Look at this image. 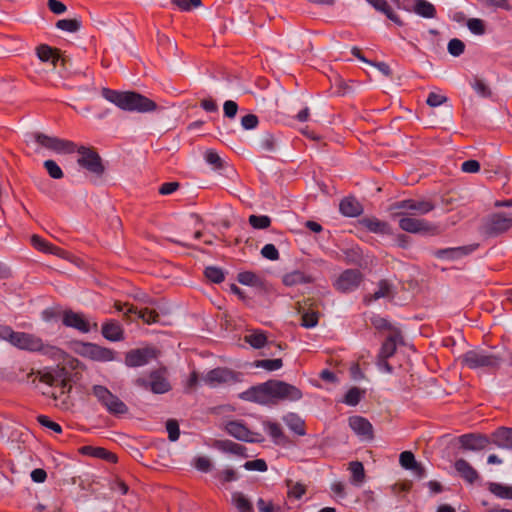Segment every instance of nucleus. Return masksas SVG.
<instances>
[{
	"mask_svg": "<svg viewBox=\"0 0 512 512\" xmlns=\"http://www.w3.org/2000/svg\"><path fill=\"white\" fill-rule=\"evenodd\" d=\"M103 98L124 111L148 113L157 109V104L148 97L134 91H117L103 88Z\"/></svg>",
	"mask_w": 512,
	"mask_h": 512,
	"instance_id": "nucleus-1",
	"label": "nucleus"
},
{
	"mask_svg": "<svg viewBox=\"0 0 512 512\" xmlns=\"http://www.w3.org/2000/svg\"><path fill=\"white\" fill-rule=\"evenodd\" d=\"M13 346L19 350L39 353L53 360L61 359L64 354V351L61 348L45 342L41 337L28 332L18 331Z\"/></svg>",
	"mask_w": 512,
	"mask_h": 512,
	"instance_id": "nucleus-2",
	"label": "nucleus"
},
{
	"mask_svg": "<svg viewBox=\"0 0 512 512\" xmlns=\"http://www.w3.org/2000/svg\"><path fill=\"white\" fill-rule=\"evenodd\" d=\"M501 357L486 350H469L460 357L461 364L469 369L495 371L501 365Z\"/></svg>",
	"mask_w": 512,
	"mask_h": 512,
	"instance_id": "nucleus-3",
	"label": "nucleus"
},
{
	"mask_svg": "<svg viewBox=\"0 0 512 512\" xmlns=\"http://www.w3.org/2000/svg\"><path fill=\"white\" fill-rule=\"evenodd\" d=\"M244 374L228 367H216L206 372L202 381L210 388L232 386L243 381Z\"/></svg>",
	"mask_w": 512,
	"mask_h": 512,
	"instance_id": "nucleus-4",
	"label": "nucleus"
},
{
	"mask_svg": "<svg viewBox=\"0 0 512 512\" xmlns=\"http://www.w3.org/2000/svg\"><path fill=\"white\" fill-rule=\"evenodd\" d=\"M92 394L101 406L113 416H121L129 411L128 406L106 386L94 385L92 387Z\"/></svg>",
	"mask_w": 512,
	"mask_h": 512,
	"instance_id": "nucleus-5",
	"label": "nucleus"
},
{
	"mask_svg": "<svg viewBox=\"0 0 512 512\" xmlns=\"http://www.w3.org/2000/svg\"><path fill=\"white\" fill-rule=\"evenodd\" d=\"M39 380L53 388L60 390V395L70 393L72 385L70 383L69 372L65 367H49L38 371Z\"/></svg>",
	"mask_w": 512,
	"mask_h": 512,
	"instance_id": "nucleus-6",
	"label": "nucleus"
},
{
	"mask_svg": "<svg viewBox=\"0 0 512 512\" xmlns=\"http://www.w3.org/2000/svg\"><path fill=\"white\" fill-rule=\"evenodd\" d=\"M435 205L430 200L404 199L396 201L390 206L394 217L400 215H426L434 210Z\"/></svg>",
	"mask_w": 512,
	"mask_h": 512,
	"instance_id": "nucleus-7",
	"label": "nucleus"
},
{
	"mask_svg": "<svg viewBox=\"0 0 512 512\" xmlns=\"http://www.w3.org/2000/svg\"><path fill=\"white\" fill-rule=\"evenodd\" d=\"M31 138L39 146L57 154H71L76 150V144L74 142L58 137L48 136L40 132L31 134Z\"/></svg>",
	"mask_w": 512,
	"mask_h": 512,
	"instance_id": "nucleus-8",
	"label": "nucleus"
},
{
	"mask_svg": "<svg viewBox=\"0 0 512 512\" xmlns=\"http://www.w3.org/2000/svg\"><path fill=\"white\" fill-rule=\"evenodd\" d=\"M75 151L79 154L77 163L81 168L96 176H101L104 173L105 167L102 159L94 148L80 146L76 147Z\"/></svg>",
	"mask_w": 512,
	"mask_h": 512,
	"instance_id": "nucleus-9",
	"label": "nucleus"
},
{
	"mask_svg": "<svg viewBox=\"0 0 512 512\" xmlns=\"http://www.w3.org/2000/svg\"><path fill=\"white\" fill-rule=\"evenodd\" d=\"M76 351L80 356L97 362L114 361L116 354L113 349L91 342L78 343Z\"/></svg>",
	"mask_w": 512,
	"mask_h": 512,
	"instance_id": "nucleus-10",
	"label": "nucleus"
},
{
	"mask_svg": "<svg viewBox=\"0 0 512 512\" xmlns=\"http://www.w3.org/2000/svg\"><path fill=\"white\" fill-rule=\"evenodd\" d=\"M364 275L358 269H346L333 281L335 290L342 294L356 291L361 285Z\"/></svg>",
	"mask_w": 512,
	"mask_h": 512,
	"instance_id": "nucleus-11",
	"label": "nucleus"
},
{
	"mask_svg": "<svg viewBox=\"0 0 512 512\" xmlns=\"http://www.w3.org/2000/svg\"><path fill=\"white\" fill-rule=\"evenodd\" d=\"M239 398L261 405L273 403L272 380L251 386L239 394Z\"/></svg>",
	"mask_w": 512,
	"mask_h": 512,
	"instance_id": "nucleus-12",
	"label": "nucleus"
},
{
	"mask_svg": "<svg viewBox=\"0 0 512 512\" xmlns=\"http://www.w3.org/2000/svg\"><path fill=\"white\" fill-rule=\"evenodd\" d=\"M157 358V350L154 347L131 349L125 354L124 364L130 368L142 367Z\"/></svg>",
	"mask_w": 512,
	"mask_h": 512,
	"instance_id": "nucleus-13",
	"label": "nucleus"
},
{
	"mask_svg": "<svg viewBox=\"0 0 512 512\" xmlns=\"http://www.w3.org/2000/svg\"><path fill=\"white\" fill-rule=\"evenodd\" d=\"M273 403L277 401L295 402L303 397L302 391L287 382L272 380Z\"/></svg>",
	"mask_w": 512,
	"mask_h": 512,
	"instance_id": "nucleus-14",
	"label": "nucleus"
},
{
	"mask_svg": "<svg viewBox=\"0 0 512 512\" xmlns=\"http://www.w3.org/2000/svg\"><path fill=\"white\" fill-rule=\"evenodd\" d=\"M399 227L408 233H431L437 232V227L425 219L411 217V215L399 216Z\"/></svg>",
	"mask_w": 512,
	"mask_h": 512,
	"instance_id": "nucleus-15",
	"label": "nucleus"
},
{
	"mask_svg": "<svg viewBox=\"0 0 512 512\" xmlns=\"http://www.w3.org/2000/svg\"><path fill=\"white\" fill-rule=\"evenodd\" d=\"M135 384L146 390H151L155 394H164L171 389L168 380L158 371H152L149 379L137 378Z\"/></svg>",
	"mask_w": 512,
	"mask_h": 512,
	"instance_id": "nucleus-16",
	"label": "nucleus"
},
{
	"mask_svg": "<svg viewBox=\"0 0 512 512\" xmlns=\"http://www.w3.org/2000/svg\"><path fill=\"white\" fill-rule=\"evenodd\" d=\"M115 308L117 311L123 312L127 318L135 315L138 319L143 320V322L147 324H153L159 321V314L149 308L138 309L136 306L128 303H116Z\"/></svg>",
	"mask_w": 512,
	"mask_h": 512,
	"instance_id": "nucleus-17",
	"label": "nucleus"
},
{
	"mask_svg": "<svg viewBox=\"0 0 512 512\" xmlns=\"http://www.w3.org/2000/svg\"><path fill=\"white\" fill-rule=\"evenodd\" d=\"M512 227V218L503 213L492 214L484 224V232L488 236H497Z\"/></svg>",
	"mask_w": 512,
	"mask_h": 512,
	"instance_id": "nucleus-18",
	"label": "nucleus"
},
{
	"mask_svg": "<svg viewBox=\"0 0 512 512\" xmlns=\"http://www.w3.org/2000/svg\"><path fill=\"white\" fill-rule=\"evenodd\" d=\"M62 323L64 326L74 328L81 333H88L90 332L91 328H94L95 330L97 329V323H93V326H91L83 314L74 312L72 310L64 311Z\"/></svg>",
	"mask_w": 512,
	"mask_h": 512,
	"instance_id": "nucleus-19",
	"label": "nucleus"
},
{
	"mask_svg": "<svg viewBox=\"0 0 512 512\" xmlns=\"http://www.w3.org/2000/svg\"><path fill=\"white\" fill-rule=\"evenodd\" d=\"M459 443L464 450L480 451L488 447L491 443V437L489 438L483 434L467 433L459 437Z\"/></svg>",
	"mask_w": 512,
	"mask_h": 512,
	"instance_id": "nucleus-20",
	"label": "nucleus"
},
{
	"mask_svg": "<svg viewBox=\"0 0 512 512\" xmlns=\"http://www.w3.org/2000/svg\"><path fill=\"white\" fill-rule=\"evenodd\" d=\"M225 431L237 440L244 442H257L258 434L250 431L248 427L238 420L228 421L225 425Z\"/></svg>",
	"mask_w": 512,
	"mask_h": 512,
	"instance_id": "nucleus-21",
	"label": "nucleus"
},
{
	"mask_svg": "<svg viewBox=\"0 0 512 512\" xmlns=\"http://www.w3.org/2000/svg\"><path fill=\"white\" fill-rule=\"evenodd\" d=\"M479 244H470L459 247L443 248L433 251V255L438 259L457 260L473 253Z\"/></svg>",
	"mask_w": 512,
	"mask_h": 512,
	"instance_id": "nucleus-22",
	"label": "nucleus"
},
{
	"mask_svg": "<svg viewBox=\"0 0 512 512\" xmlns=\"http://www.w3.org/2000/svg\"><path fill=\"white\" fill-rule=\"evenodd\" d=\"M349 427L363 440H372L374 437L373 426L368 419L362 416H351L348 419Z\"/></svg>",
	"mask_w": 512,
	"mask_h": 512,
	"instance_id": "nucleus-23",
	"label": "nucleus"
},
{
	"mask_svg": "<svg viewBox=\"0 0 512 512\" xmlns=\"http://www.w3.org/2000/svg\"><path fill=\"white\" fill-rule=\"evenodd\" d=\"M401 339V332L399 330H394L383 341L377 356L388 359L394 356L397 350V344L401 341Z\"/></svg>",
	"mask_w": 512,
	"mask_h": 512,
	"instance_id": "nucleus-24",
	"label": "nucleus"
},
{
	"mask_svg": "<svg viewBox=\"0 0 512 512\" xmlns=\"http://www.w3.org/2000/svg\"><path fill=\"white\" fill-rule=\"evenodd\" d=\"M315 282V277L311 274H307L301 270H293L283 275L282 283L287 286H296L301 284H312Z\"/></svg>",
	"mask_w": 512,
	"mask_h": 512,
	"instance_id": "nucleus-25",
	"label": "nucleus"
},
{
	"mask_svg": "<svg viewBox=\"0 0 512 512\" xmlns=\"http://www.w3.org/2000/svg\"><path fill=\"white\" fill-rule=\"evenodd\" d=\"M78 451L81 455L90 456V457L97 458V459H102L109 463L117 462V456L114 453H112L102 447H94L91 445H85V446L80 447Z\"/></svg>",
	"mask_w": 512,
	"mask_h": 512,
	"instance_id": "nucleus-26",
	"label": "nucleus"
},
{
	"mask_svg": "<svg viewBox=\"0 0 512 512\" xmlns=\"http://www.w3.org/2000/svg\"><path fill=\"white\" fill-rule=\"evenodd\" d=\"M369 5H371L376 11L384 14L389 20H391L397 26L402 27L404 22L397 15L392 7L389 5L387 0H365Z\"/></svg>",
	"mask_w": 512,
	"mask_h": 512,
	"instance_id": "nucleus-27",
	"label": "nucleus"
},
{
	"mask_svg": "<svg viewBox=\"0 0 512 512\" xmlns=\"http://www.w3.org/2000/svg\"><path fill=\"white\" fill-rule=\"evenodd\" d=\"M491 443L499 448L512 449V428L499 427L491 434Z\"/></svg>",
	"mask_w": 512,
	"mask_h": 512,
	"instance_id": "nucleus-28",
	"label": "nucleus"
},
{
	"mask_svg": "<svg viewBox=\"0 0 512 512\" xmlns=\"http://www.w3.org/2000/svg\"><path fill=\"white\" fill-rule=\"evenodd\" d=\"M102 335L109 341H121L123 340L124 331L122 326L116 320H108L102 325Z\"/></svg>",
	"mask_w": 512,
	"mask_h": 512,
	"instance_id": "nucleus-29",
	"label": "nucleus"
},
{
	"mask_svg": "<svg viewBox=\"0 0 512 512\" xmlns=\"http://www.w3.org/2000/svg\"><path fill=\"white\" fill-rule=\"evenodd\" d=\"M454 468L461 478L470 484L474 483L479 478L478 472L465 459H457L454 463Z\"/></svg>",
	"mask_w": 512,
	"mask_h": 512,
	"instance_id": "nucleus-30",
	"label": "nucleus"
},
{
	"mask_svg": "<svg viewBox=\"0 0 512 512\" xmlns=\"http://www.w3.org/2000/svg\"><path fill=\"white\" fill-rule=\"evenodd\" d=\"M339 210L346 217H357L362 214L363 207L354 197H345L339 204Z\"/></svg>",
	"mask_w": 512,
	"mask_h": 512,
	"instance_id": "nucleus-31",
	"label": "nucleus"
},
{
	"mask_svg": "<svg viewBox=\"0 0 512 512\" xmlns=\"http://www.w3.org/2000/svg\"><path fill=\"white\" fill-rule=\"evenodd\" d=\"M392 284L386 280L382 279L377 284V289L369 295L364 297V303L369 305L373 301H377L381 298H387L392 296Z\"/></svg>",
	"mask_w": 512,
	"mask_h": 512,
	"instance_id": "nucleus-32",
	"label": "nucleus"
},
{
	"mask_svg": "<svg viewBox=\"0 0 512 512\" xmlns=\"http://www.w3.org/2000/svg\"><path fill=\"white\" fill-rule=\"evenodd\" d=\"M214 447L224 453H230V454H234L237 456H243V457L247 456L246 455L247 448L244 445L235 443L228 439L216 440L214 443Z\"/></svg>",
	"mask_w": 512,
	"mask_h": 512,
	"instance_id": "nucleus-33",
	"label": "nucleus"
},
{
	"mask_svg": "<svg viewBox=\"0 0 512 512\" xmlns=\"http://www.w3.org/2000/svg\"><path fill=\"white\" fill-rule=\"evenodd\" d=\"M362 225L370 232L377 234H390V225L377 218H364L361 221Z\"/></svg>",
	"mask_w": 512,
	"mask_h": 512,
	"instance_id": "nucleus-34",
	"label": "nucleus"
},
{
	"mask_svg": "<svg viewBox=\"0 0 512 512\" xmlns=\"http://www.w3.org/2000/svg\"><path fill=\"white\" fill-rule=\"evenodd\" d=\"M412 11L427 19H431L436 16L435 6L427 0H415L412 6Z\"/></svg>",
	"mask_w": 512,
	"mask_h": 512,
	"instance_id": "nucleus-35",
	"label": "nucleus"
},
{
	"mask_svg": "<svg viewBox=\"0 0 512 512\" xmlns=\"http://www.w3.org/2000/svg\"><path fill=\"white\" fill-rule=\"evenodd\" d=\"M36 54L42 62H52L55 65L59 60L58 50L46 44L39 45Z\"/></svg>",
	"mask_w": 512,
	"mask_h": 512,
	"instance_id": "nucleus-36",
	"label": "nucleus"
},
{
	"mask_svg": "<svg viewBox=\"0 0 512 512\" xmlns=\"http://www.w3.org/2000/svg\"><path fill=\"white\" fill-rule=\"evenodd\" d=\"M31 244L35 249L48 254L57 255L60 251L59 247L53 245L38 235H33L31 237Z\"/></svg>",
	"mask_w": 512,
	"mask_h": 512,
	"instance_id": "nucleus-37",
	"label": "nucleus"
},
{
	"mask_svg": "<svg viewBox=\"0 0 512 512\" xmlns=\"http://www.w3.org/2000/svg\"><path fill=\"white\" fill-rule=\"evenodd\" d=\"M288 428L299 436L306 435L305 422L297 414L290 413L285 418Z\"/></svg>",
	"mask_w": 512,
	"mask_h": 512,
	"instance_id": "nucleus-38",
	"label": "nucleus"
},
{
	"mask_svg": "<svg viewBox=\"0 0 512 512\" xmlns=\"http://www.w3.org/2000/svg\"><path fill=\"white\" fill-rule=\"evenodd\" d=\"M231 499L239 512H254L251 501L242 492H233Z\"/></svg>",
	"mask_w": 512,
	"mask_h": 512,
	"instance_id": "nucleus-39",
	"label": "nucleus"
},
{
	"mask_svg": "<svg viewBox=\"0 0 512 512\" xmlns=\"http://www.w3.org/2000/svg\"><path fill=\"white\" fill-rule=\"evenodd\" d=\"M488 490L497 498L512 500V486L510 485H505L498 482H489Z\"/></svg>",
	"mask_w": 512,
	"mask_h": 512,
	"instance_id": "nucleus-40",
	"label": "nucleus"
},
{
	"mask_svg": "<svg viewBox=\"0 0 512 512\" xmlns=\"http://www.w3.org/2000/svg\"><path fill=\"white\" fill-rule=\"evenodd\" d=\"M245 342L255 349L263 348L267 343V336L261 330H255L250 334L245 335Z\"/></svg>",
	"mask_w": 512,
	"mask_h": 512,
	"instance_id": "nucleus-41",
	"label": "nucleus"
},
{
	"mask_svg": "<svg viewBox=\"0 0 512 512\" xmlns=\"http://www.w3.org/2000/svg\"><path fill=\"white\" fill-rule=\"evenodd\" d=\"M344 253V261L349 265H357L361 266L363 261V252L360 247L353 246L351 248L345 249Z\"/></svg>",
	"mask_w": 512,
	"mask_h": 512,
	"instance_id": "nucleus-42",
	"label": "nucleus"
},
{
	"mask_svg": "<svg viewBox=\"0 0 512 512\" xmlns=\"http://www.w3.org/2000/svg\"><path fill=\"white\" fill-rule=\"evenodd\" d=\"M266 431L275 444L280 445L286 443L287 437L283 433L280 424L276 422H268L266 425Z\"/></svg>",
	"mask_w": 512,
	"mask_h": 512,
	"instance_id": "nucleus-43",
	"label": "nucleus"
},
{
	"mask_svg": "<svg viewBox=\"0 0 512 512\" xmlns=\"http://www.w3.org/2000/svg\"><path fill=\"white\" fill-rule=\"evenodd\" d=\"M82 26V21L80 18L73 19H60L56 22V27L62 31H66L69 33L77 32Z\"/></svg>",
	"mask_w": 512,
	"mask_h": 512,
	"instance_id": "nucleus-44",
	"label": "nucleus"
},
{
	"mask_svg": "<svg viewBox=\"0 0 512 512\" xmlns=\"http://www.w3.org/2000/svg\"><path fill=\"white\" fill-rule=\"evenodd\" d=\"M363 394L364 391H362L358 387H352L346 392L342 402L348 406H356L360 403Z\"/></svg>",
	"mask_w": 512,
	"mask_h": 512,
	"instance_id": "nucleus-45",
	"label": "nucleus"
},
{
	"mask_svg": "<svg viewBox=\"0 0 512 512\" xmlns=\"http://www.w3.org/2000/svg\"><path fill=\"white\" fill-rule=\"evenodd\" d=\"M205 277L216 284H219L224 281L225 279V273L224 271L216 266H208L204 270Z\"/></svg>",
	"mask_w": 512,
	"mask_h": 512,
	"instance_id": "nucleus-46",
	"label": "nucleus"
},
{
	"mask_svg": "<svg viewBox=\"0 0 512 512\" xmlns=\"http://www.w3.org/2000/svg\"><path fill=\"white\" fill-rule=\"evenodd\" d=\"M469 31L477 36H482L486 33V25L482 19L470 18L466 23Z\"/></svg>",
	"mask_w": 512,
	"mask_h": 512,
	"instance_id": "nucleus-47",
	"label": "nucleus"
},
{
	"mask_svg": "<svg viewBox=\"0 0 512 512\" xmlns=\"http://www.w3.org/2000/svg\"><path fill=\"white\" fill-rule=\"evenodd\" d=\"M254 366L257 368H263L267 371H276L283 366L282 359H263L256 360Z\"/></svg>",
	"mask_w": 512,
	"mask_h": 512,
	"instance_id": "nucleus-48",
	"label": "nucleus"
},
{
	"mask_svg": "<svg viewBox=\"0 0 512 512\" xmlns=\"http://www.w3.org/2000/svg\"><path fill=\"white\" fill-rule=\"evenodd\" d=\"M214 477L221 483L226 484L238 480L237 472L232 468L217 471Z\"/></svg>",
	"mask_w": 512,
	"mask_h": 512,
	"instance_id": "nucleus-49",
	"label": "nucleus"
},
{
	"mask_svg": "<svg viewBox=\"0 0 512 512\" xmlns=\"http://www.w3.org/2000/svg\"><path fill=\"white\" fill-rule=\"evenodd\" d=\"M352 479L355 483H361L365 477L364 466L359 461H354L349 464Z\"/></svg>",
	"mask_w": 512,
	"mask_h": 512,
	"instance_id": "nucleus-50",
	"label": "nucleus"
},
{
	"mask_svg": "<svg viewBox=\"0 0 512 512\" xmlns=\"http://www.w3.org/2000/svg\"><path fill=\"white\" fill-rule=\"evenodd\" d=\"M249 224L254 229H266L271 225V219L267 215H251L249 217Z\"/></svg>",
	"mask_w": 512,
	"mask_h": 512,
	"instance_id": "nucleus-51",
	"label": "nucleus"
},
{
	"mask_svg": "<svg viewBox=\"0 0 512 512\" xmlns=\"http://www.w3.org/2000/svg\"><path fill=\"white\" fill-rule=\"evenodd\" d=\"M48 175L53 179H61L64 174L61 167L54 160H46L43 163Z\"/></svg>",
	"mask_w": 512,
	"mask_h": 512,
	"instance_id": "nucleus-52",
	"label": "nucleus"
},
{
	"mask_svg": "<svg viewBox=\"0 0 512 512\" xmlns=\"http://www.w3.org/2000/svg\"><path fill=\"white\" fill-rule=\"evenodd\" d=\"M447 50L452 56L459 57L465 51V44L462 40L453 38L448 42Z\"/></svg>",
	"mask_w": 512,
	"mask_h": 512,
	"instance_id": "nucleus-53",
	"label": "nucleus"
},
{
	"mask_svg": "<svg viewBox=\"0 0 512 512\" xmlns=\"http://www.w3.org/2000/svg\"><path fill=\"white\" fill-rule=\"evenodd\" d=\"M474 91L483 98H490L492 95L489 86L481 79L475 78L471 84Z\"/></svg>",
	"mask_w": 512,
	"mask_h": 512,
	"instance_id": "nucleus-54",
	"label": "nucleus"
},
{
	"mask_svg": "<svg viewBox=\"0 0 512 512\" xmlns=\"http://www.w3.org/2000/svg\"><path fill=\"white\" fill-rule=\"evenodd\" d=\"M239 283L247 286H255L259 282V277L251 271L240 272L237 276Z\"/></svg>",
	"mask_w": 512,
	"mask_h": 512,
	"instance_id": "nucleus-55",
	"label": "nucleus"
},
{
	"mask_svg": "<svg viewBox=\"0 0 512 512\" xmlns=\"http://www.w3.org/2000/svg\"><path fill=\"white\" fill-rule=\"evenodd\" d=\"M301 325L305 328H313L318 324L319 313L316 311H306L302 314Z\"/></svg>",
	"mask_w": 512,
	"mask_h": 512,
	"instance_id": "nucleus-56",
	"label": "nucleus"
},
{
	"mask_svg": "<svg viewBox=\"0 0 512 512\" xmlns=\"http://www.w3.org/2000/svg\"><path fill=\"white\" fill-rule=\"evenodd\" d=\"M18 331H14L9 325H0V339L10 343L12 346L15 343Z\"/></svg>",
	"mask_w": 512,
	"mask_h": 512,
	"instance_id": "nucleus-57",
	"label": "nucleus"
},
{
	"mask_svg": "<svg viewBox=\"0 0 512 512\" xmlns=\"http://www.w3.org/2000/svg\"><path fill=\"white\" fill-rule=\"evenodd\" d=\"M243 467L248 471L265 472L268 469L267 463L264 459H255L246 461Z\"/></svg>",
	"mask_w": 512,
	"mask_h": 512,
	"instance_id": "nucleus-58",
	"label": "nucleus"
},
{
	"mask_svg": "<svg viewBox=\"0 0 512 512\" xmlns=\"http://www.w3.org/2000/svg\"><path fill=\"white\" fill-rule=\"evenodd\" d=\"M399 462L404 469L410 470L416 464L417 460L411 451H403L399 456Z\"/></svg>",
	"mask_w": 512,
	"mask_h": 512,
	"instance_id": "nucleus-59",
	"label": "nucleus"
},
{
	"mask_svg": "<svg viewBox=\"0 0 512 512\" xmlns=\"http://www.w3.org/2000/svg\"><path fill=\"white\" fill-rule=\"evenodd\" d=\"M37 421L38 423L43 426V427H46L52 431H54L55 433H62V427L60 424H58L57 422H54L52 421L48 416L46 415H39L37 417Z\"/></svg>",
	"mask_w": 512,
	"mask_h": 512,
	"instance_id": "nucleus-60",
	"label": "nucleus"
},
{
	"mask_svg": "<svg viewBox=\"0 0 512 512\" xmlns=\"http://www.w3.org/2000/svg\"><path fill=\"white\" fill-rule=\"evenodd\" d=\"M166 430L168 432V438L170 441L175 442L179 439L180 429L179 424L176 420L169 419L166 422Z\"/></svg>",
	"mask_w": 512,
	"mask_h": 512,
	"instance_id": "nucleus-61",
	"label": "nucleus"
},
{
	"mask_svg": "<svg viewBox=\"0 0 512 512\" xmlns=\"http://www.w3.org/2000/svg\"><path fill=\"white\" fill-rule=\"evenodd\" d=\"M260 146L263 150L267 152H274L277 149L276 138L272 134L267 133L262 137L260 141Z\"/></svg>",
	"mask_w": 512,
	"mask_h": 512,
	"instance_id": "nucleus-62",
	"label": "nucleus"
},
{
	"mask_svg": "<svg viewBox=\"0 0 512 512\" xmlns=\"http://www.w3.org/2000/svg\"><path fill=\"white\" fill-rule=\"evenodd\" d=\"M206 162L213 166L214 169H221L223 166V161L218 155V153L214 150H207L205 153Z\"/></svg>",
	"mask_w": 512,
	"mask_h": 512,
	"instance_id": "nucleus-63",
	"label": "nucleus"
},
{
	"mask_svg": "<svg viewBox=\"0 0 512 512\" xmlns=\"http://www.w3.org/2000/svg\"><path fill=\"white\" fill-rule=\"evenodd\" d=\"M261 255L271 261H276L279 259V251L275 247L274 244H266L261 249Z\"/></svg>",
	"mask_w": 512,
	"mask_h": 512,
	"instance_id": "nucleus-64",
	"label": "nucleus"
}]
</instances>
